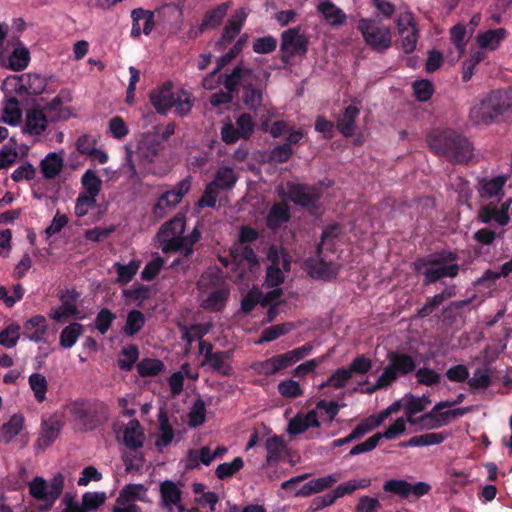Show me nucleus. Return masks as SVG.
<instances>
[{
  "label": "nucleus",
  "instance_id": "obj_1",
  "mask_svg": "<svg viewBox=\"0 0 512 512\" xmlns=\"http://www.w3.org/2000/svg\"><path fill=\"white\" fill-rule=\"evenodd\" d=\"M430 150L456 164H468L473 158L474 146L461 133L453 129H433L427 135Z\"/></svg>",
  "mask_w": 512,
  "mask_h": 512
},
{
  "label": "nucleus",
  "instance_id": "obj_2",
  "mask_svg": "<svg viewBox=\"0 0 512 512\" xmlns=\"http://www.w3.org/2000/svg\"><path fill=\"white\" fill-rule=\"evenodd\" d=\"M458 258L456 252L442 249L417 258L413 263L414 271L423 277V284L428 286L443 278H455L460 271Z\"/></svg>",
  "mask_w": 512,
  "mask_h": 512
},
{
  "label": "nucleus",
  "instance_id": "obj_3",
  "mask_svg": "<svg viewBox=\"0 0 512 512\" xmlns=\"http://www.w3.org/2000/svg\"><path fill=\"white\" fill-rule=\"evenodd\" d=\"M512 116V87L491 91L470 111L476 124H491L500 118Z\"/></svg>",
  "mask_w": 512,
  "mask_h": 512
},
{
  "label": "nucleus",
  "instance_id": "obj_4",
  "mask_svg": "<svg viewBox=\"0 0 512 512\" xmlns=\"http://www.w3.org/2000/svg\"><path fill=\"white\" fill-rule=\"evenodd\" d=\"M233 69H239V79H236L237 93L243 89L242 101L252 111H257L263 103L265 84L253 69L247 67L241 61Z\"/></svg>",
  "mask_w": 512,
  "mask_h": 512
},
{
  "label": "nucleus",
  "instance_id": "obj_5",
  "mask_svg": "<svg viewBox=\"0 0 512 512\" xmlns=\"http://www.w3.org/2000/svg\"><path fill=\"white\" fill-rule=\"evenodd\" d=\"M357 30L361 33L364 43L374 52L384 53L393 45V31L390 26L380 25L373 18H360Z\"/></svg>",
  "mask_w": 512,
  "mask_h": 512
},
{
  "label": "nucleus",
  "instance_id": "obj_6",
  "mask_svg": "<svg viewBox=\"0 0 512 512\" xmlns=\"http://www.w3.org/2000/svg\"><path fill=\"white\" fill-rule=\"evenodd\" d=\"M191 189V177L188 176L173 186L171 189L164 191L156 199L151 212L154 219L164 218L167 213L181 203L184 196Z\"/></svg>",
  "mask_w": 512,
  "mask_h": 512
},
{
  "label": "nucleus",
  "instance_id": "obj_7",
  "mask_svg": "<svg viewBox=\"0 0 512 512\" xmlns=\"http://www.w3.org/2000/svg\"><path fill=\"white\" fill-rule=\"evenodd\" d=\"M199 285L216 288L202 301L201 307L205 310L220 312L229 298V289L224 286L222 277L217 273H206L201 276Z\"/></svg>",
  "mask_w": 512,
  "mask_h": 512
},
{
  "label": "nucleus",
  "instance_id": "obj_8",
  "mask_svg": "<svg viewBox=\"0 0 512 512\" xmlns=\"http://www.w3.org/2000/svg\"><path fill=\"white\" fill-rule=\"evenodd\" d=\"M64 488V477L56 474L48 484L43 478L35 477L29 484L30 495L51 507L59 498Z\"/></svg>",
  "mask_w": 512,
  "mask_h": 512
},
{
  "label": "nucleus",
  "instance_id": "obj_9",
  "mask_svg": "<svg viewBox=\"0 0 512 512\" xmlns=\"http://www.w3.org/2000/svg\"><path fill=\"white\" fill-rule=\"evenodd\" d=\"M299 28H290L281 35V59L287 64L295 55L305 56L308 51L309 40L306 35L299 33Z\"/></svg>",
  "mask_w": 512,
  "mask_h": 512
},
{
  "label": "nucleus",
  "instance_id": "obj_10",
  "mask_svg": "<svg viewBox=\"0 0 512 512\" xmlns=\"http://www.w3.org/2000/svg\"><path fill=\"white\" fill-rule=\"evenodd\" d=\"M200 238L201 233L196 227L187 236L183 235L182 238L166 239L162 246V251L164 253L180 252L182 256V258L175 259L172 262L171 267H176L181 264L183 259H188L193 254L194 245L200 240Z\"/></svg>",
  "mask_w": 512,
  "mask_h": 512
},
{
  "label": "nucleus",
  "instance_id": "obj_11",
  "mask_svg": "<svg viewBox=\"0 0 512 512\" xmlns=\"http://www.w3.org/2000/svg\"><path fill=\"white\" fill-rule=\"evenodd\" d=\"M387 358L389 362L384 368L383 374L386 375L391 384L399 376H406L416 369L415 359L407 353L391 351L388 353Z\"/></svg>",
  "mask_w": 512,
  "mask_h": 512
},
{
  "label": "nucleus",
  "instance_id": "obj_12",
  "mask_svg": "<svg viewBox=\"0 0 512 512\" xmlns=\"http://www.w3.org/2000/svg\"><path fill=\"white\" fill-rule=\"evenodd\" d=\"M431 486L419 481L414 484L403 479H390L384 482L383 491L399 496L401 499H408L410 496L420 498L429 493Z\"/></svg>",
  "mask_w": 512,
  "mask_h": 512
},
{
  "label": "nucleus",
  "instance_id": "obj_13",
  "mask_svg": "<svg viewBox=\"0 0 512 512\" xmlns=\"http://www.w3.org/2000/svg\"><path fill=\"white\" fill-rule=\"evenodd\" d=\"M68 410L83 431H91L99 424L97 411L88 401L76 400L68 405Z\"/></svg>",
  "mask_w": 512,
  "mask_h": 512
},
{
  "label": "nucleus",
  "instance_id": "obj_14",
  "mask_svg": "<svg viewBox=\"0 0 512 512\" xmlns=\"http://www.w3.org/2000/svg\"><path fill=\"white\" fill-rule=\"evenodd\" d=\"M13 80L15 81L14 91L18 95L37 96L42 94L47 86L46 78L40 74L24 73L14 77Z\"/></svg>",
  "mask_w": 512,
  "mask_h": 512
},
{
  "label": "nucleus",
  "instance_id": "obj_15",
  "mask_svg": "<svg viewBox=\"0 0 512 512\" xmlns=\"http://www.w3.org/2000/svg\"><path fill=\"white\" fill-rule=\"evenodd\" d=\"M239 69H232L230 72L224 73L223 86L225 91H218L210 96V104L213 107L229 104L237 95L236 79H239Z\"/></svg>",
  "mask_w": 512,
  "mask_h": 512
},
{
  "label": "nucleus",
  "instance_id": "obj_16",
  "mask_svg": "<svg viewBox=\"0 0 512 512\" xmlns=\"http://www.w3.org/2000/svg\"><path fill=\"white\" fill-rule=\"evenodd\" d=\"M79 297L80 294L75 289H67L60 295L61 306L53 311L51 318L57 322L71 316L80 320L84 319V316L79 315L80 312L76 306Z\"/></svg>",
  "mask_w": 512,
  "mask_h": 512
},
{
  "label": "nucleus",
  "instance_id": "obj_17",
  "mask_svg": "<svg viewBox=\"0 0 512 512\" xmlns=\"http://www.w3.org/2000/svg\"><path fill=\"white\" fill-rule=\"evenodd\" d=\"M288 192L292 202L305 208L315 207L320 199L318 190L306 184H289Z\"/></svg>",
  "mask_w": 512,
  "mask_h": 512
},
{
  "label": "nucleus",
  "instance_id": "obj_18",
  "mask_svg": "<svg viewBox=\"0 0 512 512\" xmlns=\"http://www.w3.org/2000/svg\"><path fill=\"white\" fill-rule=\"evenodd\" d=\"M231 351H211V346L208 345V351L205 353V359L202 361V366H208L211 371L217 372L222 376H231L233 373L232 366L228 363L231 358Z\"/></svg>",
  "mask_w": 512,
  "mask_h": 512
},
{
  "label": "nucleus",
  "instance_id": "obj_19",
  "mask_svg": "<svg viewBox=\"0 0 512 512\" xmlns=\"http://www.w3.org/2000/svg\"><path fill=\"white\" fill-rule=\"evenodd\" d=\"M163 149L164 144L159 140V134L148 133L140 142L137 155L142 161H146L148 164H151Z\"/></svg>",
  "mask_w": 512,
  "mask_h": 512
},
{
  "label": "nucleus",
  "instance_id": "obj_20",
  "mask_svg": "<svg viewBox=\"0 0 512 512\" xmlns=\"http://www.w3.org/2000/svg\"><path fill=\"white\" fill-rule=\"evenodd\" d=\"M149 99L157 113L166 114L174 104L172 85L170 83H165L161 87L153 89L150 92Z\"/></svg>",
  "mask_w": 512,
  "mask_h": 512
},
{
  "label": "nucleus",
  "instance_id": "obj_21",
  "mask_svg": "<svg viewBox=\"0 0 512 512\" xmlns=\"http://www.w3.org/2000/svg\"><path fill=\"white\" fill-rule=\"evenodd\" d=\"M248 16V11L245 8H240L231 16L223 28L221 39L219 44L231 43L237 35L241 32V29Z\"/></svg>",
  "mask_w": 512,
  "mask_h": 512
},
{
  "label": "nucleus",
  "instance_id": "obj_22",
  "mask_svg": "<svg viewBox=\"0 0 512 512\" xmlns=\"http://www.w3.org/2000/svg\"><path fill=\"white\" fill-rule=\"evenodd\" d=\"M309 273L313 278L321 279L324 281H331L336 278L338 269L331 261H326L323 254L318 256L316 254L315 259H309L307 261Z\"/></svg>",
  "mask_w": 512,
  "mask_h": 512
},
{
  "label": "nucleus",
  "instance_id": "obj_23",
  "mask_svg": "<svg viewBox=\"0 0 512 512\" xmlns=\"http://www.w3.org/2000/svg\"><path fill=\"white\" fill-rule=\"evenodd\" d=\"M47 330V321L43 315H35L26 320L23 325L24 337L36 343L45 341Z\"/></svg>",
  "mask_w": 512,
  "mask_h": 512
},
{
  "label": "nucleus",
  "instance_id": "obj_24",
  "mask_svg": "<svg viewBox=\"0 0 512 512\" xmlns=\"http://www.w3.org/2000/svg\"><path fill=\"white\" fill-rule=\"evenodd\" d=\"M47 126L48 120L42 109L33 107L27 111L24 133L39 136L47 129Z\"/></svg>",
  "mask_w": 512,
  "mask_h": 512
},
{
  "label": "nucleus",
  "instance_id": "obj_25",
  "mask_svg": "<svg viewBox=\"0 0 512 512\" xmlns=\"http://www.w3.org/2000/svg\"><path fill=\"white\" fill-rule=\"evenodd\" d=\"M62 427L63 423L57 416L43 420L41 433L37 439L38 445L43 448L50 446L58 438Z\"/></svg>",
  "mask_w": 512,
  "mask_h": 512
},
{
  "label": "nucleus",
  "instance_id": "obj_26",
  "mask_svg": "<svg viewBox=\"0 0 512 512\" xmlns=\"http://www.w3.org/2000/svg\"><path fill=\"white\" fill-rule=\"evenodd\" d=\"M230 255L238 265L246 263L250 271H254L259 266L258 257L254 249L248 244L235 243L230 249Z\"/></svg>",
  "mask_w": 512,
  "mask_h": 512
},
{
  "label": "nucleus",
  "instance_id": "obj_27",
  "mask_svg": "<svg viewBox=\"0 0 512 512\" xmlns=\"http://www.w3.org/2000/svg\"><path fill=\"white\" fill-rule=\"evenodd\" d=\"M339 477L335 474L326 475L317 479H312L305 483L296 493L297 497H308L331 488Z\"/></svg>",
  "mask_w": 512,
  "mask_h": 512
},
{
  "label": "nucleus",
  "instance_id": "obj_28",
  "mask_svg": "<svg viewBox=\"0 0 512 512\" xmlns=\"http://www.w3.org/2000/svg\"><path fill=\"white\" fill-rule=\"evenodd\" d=\"M80 182L82 188L84 189V191L79 193L83 194L82 199H85V201L97 200V196L101 192L103 184L97 173L92 169L86 170L82 175Z\"/></svg>",
  "mask_w": 512,
  "mask_h": 512
},
{
  "label": "nucleus",
  "instance_id": "obj_29",
  "mask_svg": "<svg viewBox=\"0 0 512 512\" xmlns=\"http://www.w3.org/2000/svg\"><path fill=\"white\" fill-rule=\"evenodd\" d=\"M507 182V176L499 175L492 179L481 178L478 181L477 190L482 198H493L503 195V188Z\"/></svg>",
  "mask_w": 512,
  "mask_h": 512
},
{
  "label": "nucleus",
  "instance_id": "obj_30",
  "mask_svg": "<svg viewBox=\"0 0 512 512\" xmlns=\"http://www.w3.org/2000/svg\"><path fill=\"white\" fill-rule=\"evenodd\" d=\"M290 208L285 202L275 203L266 217V225L270 230H278L283 224L290 221Z\"/></svg>",
  "mask_w": 512,
  "mask_h": 512
},
{
  "label": "nucleus",
  "instance_id": "obj_31",
  "mask_svg": "<svg viewBox=\"0 0 512 512\" xmlns=\"http://www.w3.org/2000/svg\"><path fill=\"white\" fill-rule=\"evenodd\" d=\"M172 10L170 5H164L157 8L155 11L146 10L143 8H135L131 11L132 20H144L143 33L149 35L155 27V14L159 16L165 14L167 11Z\"/></svg>",
  "mask_w": 512,
  "mask_h": 512
},
{
  "label": "nucleus",
  "instance_id": "obj_32",
  "mask_svg": "<svg viewBox=\"0 0 512 512\" xmlns=\"http://www.w3.org/2000/svg\"><path fill=\"white\" fill-rule=\"evenodd\" d=\"M508 31L505 28L489 29L479 33L476 36V42L479 48L486 50H496L500 43L507 37Z\"/></svg>",
  "mask_w": 512,
  "mask_h": 512
},
{
  "label": "nucleus",
  "instance_id": "obj_33",
  "mask_svg": "<svg viewBox=\"0 0 512 512\" xmlns=\"http://www.w3.org/2000/svg\"><path fill=\"white\" fill-rule=\"evenodd\" d=\"M360 114V109L355 105H349L337 120V129L344 137H351L356 130L355 121Z\"/></svg>",
  "mask_w": 512,
  "mask_h": 512
},
{
  "label": "nucleus",
  "instance_id": "obj_34",
  "mask_svg": "<svg viewBox=\"0 0 512 512\" xmlns=\"http://www.w3.org/2000/svg\"><path fill=\"white\" fill-rule=\"evenodd\" d=\"M144 433L138 420H131L123 431V442L124 445L131 449L137 450L143 446Z\"/></svg>",
  "mask_w": 512,
  "mask_h": 512
},
{
  "label": "nucleus",
  "instance_id": "obj_35",
  "mask_svg": "<svg viewBox=\"0 0 512 512\" xmlns=\"http://www.w3.org/2000/svg\"><path fill=\"white\" fill-rule=\"evenodd\" d=\"M448 434L446 432H430L421 435H416L411 437L407 441H403L399 443L400 447H423V446H432L439 445L443 443Z\"/></svg>",
  "mask_w": 512,
  "mask_h": 512
},
{
  "label": "nucleus",
  "instance_id": "obj_36",
  "mask_svg": "<svg viewBox=\"0 0 512 512\" xmlns=\"http://www.w3.org/2000/svg\"><path fill=\"white\" fill-rule=\"evenodd\" d=\"M470 407H460L455 409H450L447 411H439L436 412L435 417L427 418V421H422L424 423V427L427 429H436L446 425L449 422L450 418L462 417L468 412H470Z\"/></svg>",
  "mask_w": 512,
  "mask_h": 512
},
{
  "label": "nucleus",
  "instance_id": "obj_37",
  "mask_svg": "<svg viewBox=\"0 0 512 512\" xmlns=\"http://www.w3.org/2000/svg\"><path fill=\"white\" fill-rule=\"evenodd\" d=\"M161 505L169 512L172 511L174 504H179L182 499V492L179 487L171 480H165L160 484Z\"/></svg>",
  "mask_w": 512,
  "mask_h": 512
},
{
  "label": "nucleus",
  "instance_id": "obj_38",
  "mask_svg": "<svg viewBox=\"0 0 512 512\" xmlns=\"http://www.w3.org/2000/svg\"><path fill=\"white\" fill-rule=\"evenodd\" d=\"M64 159L60 153L50 152L40 162V170L46 179L55 178L63 169Z\"/></svg>",
  "mask_w": 512,
  "mask_h": 512
},
{
  "label": "nucleus",
  "instance_id": "obj_39",
  "mask_svg": "<svg viewBox=\"0 0 512 512\" xmlns=\"http://www.w3.org/2000/svg\"><path fill=\"white\" fill-rule=\"evenodd\" d=\"M186 221L183 216H175L167 221L159 231L161 247L166 239L182 238L185 231Z\"/></svg>",
  "mask_w": 512,
  "mask_h": 512
},
{
  "label": "nucleus",
  "instance_id": "obj_40",
  "mask_svg": "<svg viewBox=\"0 0 512 512\" xmlns=\"http://www.w3.org/2000/svg\"><path fill=\"white\" fill-rule=\"evenodd\" d=\"M265 448L267 450V465L280 462L286 450V444L281 436L273 435L266 439Z\"/></svg>",
  "mask_w": 512,
  "mask_h": 512
},
{
  "label": "nucleus",
  "instance_id": "obj_41",
  "mask_svg": "<svg viewBox=\"0 0 512 512\" xmlns=\"http://www.w3.org/2000/svg\"><path fill=\"white\" fill-rule=\"evenodd\" d=\"M237 181L238 175L234 169L229 166H222L218 168L210 184L218 190H229L236 185Z\"/></svg>",
  "mask_w": 512,
  "mask_h": 512
},
{
  "label": "nucleus",
  "instance_id": "obj_42",
  "mask_svg": "<svg viewBox=\"0 0 512 512\" xmlns=\"http://www.w3.org/2000/svg\"><path fill=\"white\" fill-rule=\"evenodd\" d=\"M230 5L231 2L228 1L208 10L203 16L201 22L202 28L206 30L218 28L222 24Z\"/></svg>",
  "mask_w": 512,
  "mask_h": 512
},
{
  "label": "nucleus",
  "instance_id": "obj_43",
  "mask_svg": "<svg viewBox=\"0 0 512 512\" xmlns=\"http://www.w3.org/2000/svg\"><path fill=\"white\" fill-rule=\"evenodd\" d=\"M317 9L332 26L341 25L346 21L347 16L343 10L329 0L321 1Z\"/></svg>",
  "mask_w": 512,
  "mask_h": 512
},
{
  "label": "nucleus",
  "instance_id": "obj_44",
  "mask_svg": "<svg viewBox=\"0 0 512 512\" xmlns=\"http://www.w3.org/2000/svg\"><path fill=\"white\" fill-rule=\"evenodd\" d=\"M160 434L155 440V446L161 451L162 448L167 447L174 438V430L170 424L166 412L161 411L158 416Z\"/></svg>",
  "mask_w": 512,
  "mask_h": 512
},
{
  "label": "nucleus",
  "instance_id": "obj_45",
  "mask_svg": "<svg viewBox=\"0 0 512 512\" xmlns=\"http://www.w3.org/2000/svg\"><path fill=\"white\" fill-rule=\"evenodd\" d=\"M144 314L136 309L128 312L126 323L122 328V334L126 337H133L139 333L145 325Z\"/></svg>",
  "mask_w": 512,
  "mask_h": 512
},
{
  "label": "nucleus",
  "instance_id": "obj_46",
  "mask_svg": "<svg viewBox=\"0 0 512 512\" xmlns=\"http://www.w3.org/2000/svg\"><path fill=\"white\" fill-rule=\"evenodd\" d=\"M24 419L21 415L14 414L8 422L0 428V440L3 443H9L17 436L23 428Z\"/></svg>",
  "mask_w": 512,
  "mask_h": 512
},
{
  "label": "nucleus",
  "instance_id": "obj_47",
  "mask_svg": "<svg viewBox=\"0 0 512 512\" xmlns=\"http://www.w3.org/2000/svg\"><path fill=\"white\" fill-rule=\"evenodd\" d=\"M2 121L11 126L17 125L22 118V110L19 108V101L15 97L5 100Z\"/></svg>",
  "mask_w": 512,
  "mask_h": 512
},
{
  "label": "nucleus",
  "instance_id": "obj_48",
  "mask_svg": "<svg viewBox=\"0 0 512 512\" xmlns=\"http://www.w3.org/2000/svg\"><path fill=\"white\" fill-rule=\"evenodd\" d=\"M84 327L82 324L73 322L66 326L60 333V345L63 348H71L82 335Z\"/></svg>",
  "mask_w": 512,
  "mask_h": 512
},
{
  "label": "nucleus",
  "instance_id": "obj_49",
  "mask_svg": "<svg viewBox=\"0 0 512 512\" xmlns=\"http://www.w3.org/2000/svg\"><path fill=\"white\" fill-rule=\"evenodd\" d=\"M146 492V488L142 484H127L119 492L117 504H125L126 502H134L142 500L141 495Z\"/></svg>",
  "mask_w": 512,
  "mask_h": 512
},
{
  "label": "nucleus",
  "instance_id": "obj_50",
  "mask_svg": "<svg viewBox=\"0 0 512 512\" xmlns=\"http://www.w3.org/2000/svg\"><path fill=\"white\" fill-rule=\"evenodd\" d=\"M164 368V363L159 359L145 358L137 364V372L141 377L157 376Z\"/></svg>",
  "mask_w": 512,
  "mask_h": 512
},
{
  "label": "nucleus",
  "instance_id": "obj_51",
  "mask_svg": "<svg viewBox=\"0 0 512 512\" xmlns=\"http://www.w3.org/2000/svg\"><path fill=\"white\" fill-rule=\"evenodd\" d=\"M244 467V461L241 457H236L232 462L221 463L215 470V475L220 480H226L233 477Z\"/></svg>",
  "mask_w": 512,
  "mask_h": 512
},
{
  "label": "nucleus",
  "instance_id": "obj_52",
  "mask_svg": "<svg viewBox=\"0 0 512 512\" xmlns=\"http://www.w3.org/2000/svg\"><path fill=\"white\" fill-rule=\"evenodd\" d=\"M292 328L293 325L290 322H285L267 327L262 331L258 343L274 341L277 338L286 335L288 332L292 330Z\"/></svg>",
  "mask_w": 512,
  "mask_h": 512
},
{
  "label": "nucleus",
  "instance_id": "obj_53",
  "mask_svg": "<svg viewBox=\"0 0 512 512\" xmlns=\"http://www.w3.org/2000/svg\"><path fill=\"white\" fill-rule=\"evenodd\" d=\"M467 384L471 392L487 389L491 385L489 370L477 368L473 373V377H468Z\"/></svg>",
  "mask_w": 512,
  "mask_h": 512
},
{
  "label": "nucleus",
  "instance_id": "obj_54",
  "mask_svg": "<svg viewBox=\"0 0 512 512\" xmlns=\"http://www.w3.org/2000/svg\"><path fill=\"white\" fill-rule=\"evenodd\" d=\"M372 6L375 8L374 18L377 22L392 19L396 13L394 3L387 0H371Z\"/></svg>",
  "mask_w": 512,
  "mask_h": 512
},
{
  "label": "nucleus",
  "instance_id": "obj_55",
  "mask_svg": "<svg viewBox=\"0 0 512 512\" xmlns=\"http://www.w3.org/2000/svg\"><path fill=\"white\" fill-rule=\"evenodd\" d=\"M17 142L11 138L0 150V170L7 169L12 166L17 158L18 152L16 150Z\"/></svg>",
  "mask_w": 512,
  "mask_h": 512
},
{
  "label": "nucleus",
  "instance_id": "obj_56",
  "mask_svg": "<svg viewBox=\"0 0 512 512\" xmlns=\"http://www.w3.org/2000/svg\"><path fill=\"white\" fill-rule=\"evenodd\" d=\"M30 54L27 48H16L8 58V67L13 71H21L28 66Z\"/></svg>",
  "mask_w": 512,
  "mask_h": 512
},
{
  "label": "nucleus",
  "instance_id": "obj_57",
  "mask_svg": "<svg viewBox=\"0 0 512 512\" xmlns=\"http://www.w3.org/2000/svg\"><path fill=\"white\" fill-rule=\"evenodd\" d=\"M29 385L34 393L35 399L42 403L46 399L47 393V380L44 375L40 373H33L29 376Z\"/></svg>",
  "mask_w": 512,
  "mask_h": 512
},
{
  "label": "nucleus",
  "instance_id": "obj_58",
  "mask_svg": "<svg viewBox=\"0 0 512 512\" xmlns=\"http://www.w3.org/2000/svg\"><path fill=\"white\" fill-rule=\"evenodd\" d=\"M206 420V406L205 402L201 398H197L189 413H188V424L190 427H198L202 425Z\"/></svg>",
  "mask_w": 512,
  "mask_h": 512
},
{
  "label": "nucleus",
  "instance_id": "obj_59",
  "mask_svg": "<svg viewBox=\"0 0 512 512\" xmlns=\"http://www.w3.org/2000/svg\"><path fill=\"white\" fill-rule=\"evenodd\" d=\"M352 378L347 368L341 367L336 369L331 376L320 385V388L333 387L335 389L343 388L346 383Z\"/></svg>",
  "mask_w": 512,
  "mask_h": 512
},
{
  "label": "nucleus",
  "instance_id": "obj_60",
  "mask_svg": "<svg viewBox=\"0 0 512 512\" xmlns=\"http://www.w3.org/2000/svg\"><path fill=\"white\" fill-rule=\"evenodd\" d=\"M20 330L21 327L17 323L9 324L0 332V345L6 348L15 347L20 338Z\"/></svg>",
  "mask_w": 512,
  "mask_h": 512
},
{
  "label": "nucleus",
  "instance_id": "obj_61",
  "mask_svg": "<svg viewBox=\"0 0 512 512\" xmlns=\"http://www.w3.org/2000/svg\"><path fill=\"white\" fill-rule=\"evenodd\" d=\"M121 354L125 358H120L118 360V367L121 370L130 371L139 358L138 347L134 344H130L122 349Z\"/></svg>",
  "mask_w": 512,
  "mask_h": 512
},
{
  "label": "nucleus",
  "instance_id": "obj_62",
  "mask_svg": "<svg viewBox=\"0 0 512 512\" xmlns=\"http://www.w3.org/2000/svg\"><path fill=\"white\" fill-rule=\"evenodd\" d=\"M412 88L415 98L421 102L428 101L434 93L433 83L428 79L414 81Z\"/></svg>",
  "mask_w": 512,
  "mask_h": 512
},
{
  "label": "nucleus",
  "instance_id": "obj_63",
  "mask_svg": "<svg viewBox=\"0 0 512 512\" xmlns=\"http://www.w3.org/2000/svg\"><path fill=\"white\" fill-rule=\"evenodd\" d=\"M415 377L418 384L425 386H434L441 381V375L434 369L428 367L419 368L415 373Z\"/></svg>",
  "mask_w": 512,
  "mask_h": 512
},
{
  "label": "nucleus",
  "instance_id": "obj_64",
  "mask_svg": "<svg viewBox=\"0 0 512 512\" xmlns=\"http://www.w3.org/2000/svg\"><path fill=\"white\" fill-rule=\"evenodd\" d=\"M193 106L192 96L190 93L182 90L177 96H174L175 112L177 115L183 117L190 113Z\"/></svg>",
  "mask_w": 512,
  "mask_h": 512
}]
</instances>
